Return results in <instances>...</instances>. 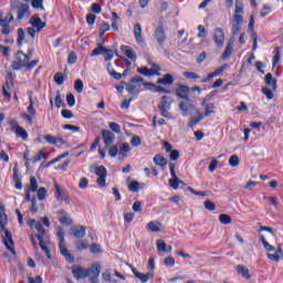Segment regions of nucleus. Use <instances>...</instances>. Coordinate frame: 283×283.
Listing matches in <instances>:
<instances>
[{
	"label": "nucleus",
	"instance_id": "14",
	"mask_svg": "<svg viewBox=\"0 0 283 283\" xmlns=\"http://www.w3.org/2000/svg\"><path fill=\"white\" fill-rule=\"evenodd\" d=\"M32 28H36V32H41L45 28V22L40 19L39 14H33L29 21Z\"/></svg>",
	"mask_w": 283,
	"mask_h": 283
},
{
	"label": "nucleus",
	"instance_id": "42",
	"mask_svg": "<svg viewBox=\"0 0 283 283\" xmlns=\"http://www.w3.org/2000/svg\"><path fill=\"white\" fill-rule=\"evenodd\" d=\"M30 105L27 108L29 116H36V109H34V101L32 96H29Z\"/></svg>",
	"mask_w": 283,
	"mask_h": 283
},
{
	"label": "nucleus",
	"instance_id": "51",
	"mask_svg": "<svg viewBox=\"0 0 283 283\" xmlns=\"http://www.w3.org/2000/svg\"><path fill=\"white\" fill-rule=\"evenodd\" d=\"M30 189H31V191H38V189H39V184L36 182V177H34V176H32L31 178H30Z\"/></svg>",
	"mask_w": 283,
	"mask_h": 283
},
{
	"label": "nucleus",
	"instance_id": "60",
	"mask_svg": "<svg viewBox=\"0 0 283 283\" xmlns=\"http://www.w3.org/2000/svg\"><path fill=\"white\" fill-rule=\"evenodd\" d=\"M77 60H78V56L76 55V53L71 52V53L69 54L67 63H69L70 65H74V63H76Z\"/></svg>",
	"mask_w": 283,
	"mask_h": 283
},
{
	"label": "nucleus",
	"instance_id": "25",
	"mask_svg": "<svg viewBox=\"0 0 283 283\" xmlns=\"http://www.w3.org/2000/svg\"><path fill=\"white\" fill-rule=\"evenodd\" d=\"M15 59L24 67L28 65V63H30V56H27L25 53H23V51H18Z\"/></svg>",
	"mask_w": 283,
	"mask_h": 283
},
{
	"label": "nucleus",
	"instance_id": "11",
	"mask_svg": "<svg viewBox=\"0 0 283 283\" xmlns=\"http://www.w3.org/2000/svg\"><path fill=\"white\" fill-rule=\"evenodd\" d=\"M179 109L182 116H189V112H196L198 108H196V105L191 102H180Z\"/></svg>",
	"mask_w": 283,
	"mask_h": 283
},
{
	"label": "nucleus",
	"instance_id": "22",
	"mask_svg": "<svg viewBox=\"0 0 283 283\" xmlns=\"http://www.w3.org/2000/svg\"><path fill=\"white\" fill-rule=\"evenodd\" d=\"M44 140L49 143V145H65V139L63 137H55L52 135H44Z\"/></svg>",
	"mask_w": 283,
	"mask_h": 283
},
{
	"label": "nucleus",
	"instance_id": "41",
	"mask_svg": "<svg viewBox=\"0 0 283 283\" xmlns=\"http://www.w3.org/2000/svg\"><path fill=\"white\" fill-rule=\"evenodd\" d=\"M14 133L17 136H20V138H22L23 140H28V132L23 129V127L18 126Z\"/></svg>",
	"mask_w": 283,
	"mask_h": 283
},
{
	"label": "nucleus",
	"instance_id": "21",
	"mask_svg": "<svg viewBox=\"0 0 283 283\" xmlns=\"http://www.w3.org/2000/svg\"><path fill=\"white\" fill-rule=\"evenodd\" d=\"M195 113L197 114V116L190 117L188 122V127L190 128L196 127V125H198V123H200V120L205 118V115L200 112V109H196Z\"/></svg>",
	"mask_w": 283,
	"mask_h": 283
},
{
	"label": "nucleus",
	"instance_id": "2",
	"mask_svg": "<svg viewBox=\"0 0 283 283\" xmlns=\"http://www.w3.org/2000/svg\"><path fill=\"white\" fill-rule=\"evenodd\" d=\"M6 224H8V214H6V206L0 202V228L1 231H4L3 243L8 251H11L14 255V253H17L14 251V241L12 240V233L6 229Z\"/></svg>",
	"mask_w": 283,
	"mask_h": 283
},
{
	"label": "nucleus",
	"instance_id": "43",
	"mask_svg": "<svg viewBox=\"0 0 283 283\" xmlns=\"http://www.w3.org/2000/svg\"><path fill=\"white\" fill-rule=\"evenodd\" d=\"M10 87H12V84H10V82L6 81L3 86H2V94L3 96H6L7 98H11L12 96L10 95V92H8L10 90Z\"/></svg>",
	"mask_w": 283,
	"mask_h": 283
},
{
	"label": "nucleus",
	"instance_id": "56",
	"mask_svg": "<svg viewBox=\"0 0 283 283\" xmlns=\"http://www.w3.org/2000/svg\"><path fill=\"white\" fill-rule=\"evenodd\" d=\"M227 67H229V64H223V65L219 66L218 69H216L212 72V75L220 76V74H222V72H224V70H227Z\"/></svg>",
	"mask_w": 283,
	"mask_h": 283
},
{
	"label": "nucleus",
	"instance_id": "52",
	"mask_svg": "<svg viewBox=\"0 0 283 283\" xmlns=\"http://www.w3.org/2000/svg\"><path fill=\"white\" fill-rule=\"evenodd\" d=\"M66 103L69 107H74V105H76V98L72 93L66 95Z\"/></svg>",
	"mask_w": 283,
	"mask_h": 283
},
{
	"label": "nucleus",
	"instance_id": "15",
	"mask_svg": "<svg viewBox=\"0 0 283 283\" xmlns=\"http://www.w3.org/2000/svg\"><path fill=\"white\" fill-rule=\"evenodd\" d=\"M102 137L104 140V145L106 147H109V145H113L114 142L116 140V135H114L111 130H107V129L102 130Z\"/></svg>",
	"mask_w": 283,
	"mask_h": 283
},
{
	"label": "nucleus",
	"instance_id": "4",
	"mask_svg": "<svg viewBox=\"0 0 283 283\" xmlns=\"http://www.w3.org/2000/svg\"><path fill=\"white\" fill-rule=\"evenodd\" d=\"M12 21H14V15H12V13H8L3 17V12H0V28H2L1 33L4 36L12 34L14 31V27L10 25Z\"/></svg>",
	"mask_w": 283,
	"mask_h": 283
},
{
	"label": "nucleus",
	"instance_id": "3",
	"mask_svg": "<svg viewBox=\"0 0 283 283\" xmlns=\"http://www.w3.org/2000/svg\"><path fill=\"white\" fill-rule=\"evenodd\" d=\"M65 232L63 231V228H59L56 232V238L59 240V247H60V253L65 258L66 261H69L70 264H74V256L70 253V250H67V245L65 244Z\"/></svg>",
	"mask_w": 283,
	"mask_h": 283
},
{
	"label": "nucleus",
	"instance_id": "61",
	"mask_svg": "<svg viewBox=\"0 0 283 283\" xmlns=\"http://www.w3.org/2000/svg\"><path fill=\"white\" fill-rule=\"evenodd\" d=\"M109 129H112V132L115 134H120V125L115 122L109 123Z\"/></svg>",
	"mask_w": 283,
	"mask_h": 283
},
{
	"label": "nucleus",
	"instance_id": "33",
	"mask_svg": "<svg viewBox=\"0 0 283 283\" xmlns=\"http://www.w3.org/2000/svg\"><path fill=\"white\" fill-rule=\"evenodd\" d=\"M106 52H112V50L105 49L103 43H98L97 48L92 51L91 56H98V54H105Z\"/></svg>",
	"mask_w": 283,
	"mask_h": 283
},
{
	"label": "nucleus",
	"instance_id": "7",
	"mask_svg": "<svg viewBox=\"0 0 283 283\" xmlns=\"http://www.w3.org/2000/svg\"><path fill=\"white\" fill-rule=\"evenodd\" d=\"M145 78L140 76L133 77L128 83H126V91L129 94H140V87H143Z\"/></svg>",
	"mask_w": 283,
	"mask_h": 283
},
{
	"label": "nucleus",
	"instance_id": "57",
	"mask_svg": "<svg viewBox=\"0 0 283 283\" xmlns=\"http://www.w3.org/2000/svg\"><path fill=\"white\" fill-rule=\"evenodd\" d=\"M168 182L172 189H178L180 186V178H171Z\"/></svg>",
	"mask_w": 283,
	"mask_h": 283
},
{
	"label": "nucleus",
	"instance_id": "49",
	"mask_svg": "<svg viewBox=\"0 0 283 283\" xmlns=\"http://www.w3.org/2000/svg\"><path fill=\"white\" fill-rule=\"evenodd\" d=\"M130 145L133 147H140V145H143V139L140 138V136H134L130 140Z\"/></svg>",
	"mask_w": 283,
	"mask_h": 283
},
{
	"label": "nucleus",
	"instance_id": "64",
	"mask_svg": "<svg viewBox=\"0 0 283 283\" xmlns=\"http://www.w3.org/2000/svg\"><path fill=\"white\" fill-rule=\"evenodd\" d=\"M262 92L269 101H271V98H273V91H271V88H269L268 86H264L262 88Z\"/></svg>",
	"mask_w": 283,
	"mask_h": 283
},
{
	"label": "nucleus",
	"instance_id": "18",
	"mask_svg": "<svg viewBox=\"0 0 283 283\" xmlns=\"http://www.w3.org/2000/svg\"><path fill=\"white\" fill-rule=\"evenodd\" d=\"M59 222L61 224H65L66 227H70L74 221L72 220V218H70V214H67V211L65 210H60L59 212Z\"/></svg>",
	"mask_w": 283,
	"mask_h": 283
},
{
	"label": "nucleus",
	"instance_id": "59",
	"mask_svg": "<svg viewBox=\"0 0 283 283\" xmlns=\"http://www.w3.org/2000/svg\"><path fill=\"white\" fill-rule=\"evenodd\" d=\"M48 196V190L44 187L39 188L38 199L43 200Z\"/></svg>",
	"mask_w": 283,
	"mask_h": 283
},
{
	"label": "nucleus",
	"instance_id": "10",
	"mask_svg": "<svg viewBox=\"0 0 283 283\" xmlns=\"http://www.w3.org/2000/svg\"><path fill=\"white\" fill-rule=\"evenodd\" d=\"M86 231H87V228L84 226H72L71 227V235H73L74 238H77V240L85 238Z\"/></svg>",
	"mask_w": 283,
	"mask_h": 283
},
{
	"label": "nucleus",
	"instance_id": "12",
	"mask_svg": "<svg viewBox=\"0 0 283 283\" xmlns=\"http://www.w3.org/2000/svg\"><path fill=\"white\" fill-rule=\"evenodd\" d=\"M242 21H244V18L240 14H234L232 19V34L233 36L240 34V25H242Z\"/></svg>",
	"mask_w": 283,
	"mask_h": 283
},
{
	"label": "nucleus",
	"instance_id": "38",
	"mask_svg": "<svg viewBox=\"0 0 283 283\" xmlns=\"http://www.w3.org/2000/svg\"><path fill=\"white\" fill-rule=\"evenodd\" d=\"M142 283H147L149 282V280L154 279V273H146V274H143L139 272V274H137L136 276Z\"/></svg>",
	"mask_w": 283,
	"mask_h": 283
},
{
	"label": "nucleus",
	"instance_id": "17",
	"mask_svg": "<svg viewBox=\"0 0 283 283\" xmlns=\"http://www.w3.org/2000/svg\"><path fill=\"white\" fill-rule=\"evenodd\" d=\"M39 238V244L41 250L45 253L46 258L49 260H52V254L50 253V248H48V244H50V239H43V237Z\"/></svg>",
	"mask_w": 283,
	"mask_h": 283
},
{
	"label": "nucleus",
	"instance_id": "37",
	"mask_svg": "<svg viewBox=\"0 0 283 283\" xmlns=\"http://www.w3.org/2000/svg\"><path fill=\"white\" fill-rule=\"evenodd\" d=\"M122 52H124L125 56H127V59L134 60L136 59V55L134 53V51L132 50V48L123 45L120 48Z\"/></svg>",
	"mask_w": 283,
	"mask_h": 283
},
{
	"label": "nucleus",
	"instance_id": "20",
	"mask_svg": "<svg viewBox=\"0 0 283 283\" xmlns=\"http://www.w3.org/2000/svg\"><path fill=\"white\" fill-rule=\"evenodd\" d=\"M134 35H135V41L139 45H145V40H143V28L138 23L135 24L134 27Z\"/></svg>",
	"mask_w": 283,
	"mask_h": 283
},
{
	"label": "nucleus",
	"instance_id": "55",
	"mask_svg": "<svg viewBox=\"0 0 283 283\" xmlns=\"http://www.w3.org/2000/svg\"><path fill=\"white\" fill-rule=\"evenodd\" d=\"M64 81L63 73L59 72L54 75V82L56 85H63Z\"/></svg>",
	"mask_w": 283,
	"mask_h": 283
},
{
	"label": "nucleus",
	"instance_id": "46",
	"mask_svg": "<svg viewBox=\"0 0 283 283\" xmlns=\"http://www.w3.org/2000/svg\"><path fill=\"white\" fill-rule=\"evenodd\" d=\"M31 6L34 10H45V7H43V0H32Z\"/></svg>",
	"mask_w": 283,
	"mask_h": 283
},
{
	"label": "nucleus",
	"instance_id": "13",
	"mask_svg": "<svg viewBox=\"0 0 283 283\" xmlns=\"http://www.w3.org/2000/svg\"><path fill=\"white\" fill-rule=\"evenodd\" d=\"M213 41L218 48H222L224 45V31L222 29H214Z\"/></svg>",
	"mask_w": 283,
	"mask_h": 283
},
{
	"label": "nucleus",
	"instance_id": "45",
	"mask_svg": "<svg viewBox=\"0 0 283 283\" xmlns=\"http://www.w3.org/2000/svg\"><path fill=\"white\" fill-rule=\"evenodd\" d=\"M45 148L38 151V154L33 157V163H40V160L45 159Z\"/></svg>",
	"mask_w": 283,
	"mask_h": 283
},
{
	"label": "nucleus",
	"instance_id": "6",
	"mask_svg": "<svg viewBox=\"0 0 283 283\" xmlns=\"http://www.w3.org/2000/svg\"><path fill=\"white\" fill-rule=\"evenodd\" d=\"M171 103H174V99H171V97L167 95H164L161 97V101L158 104L157 108L159 109V113L161 114V116H164V118H171V112H169V109H171Z\"/></svg>",
	"mask_w": 283,
	"mask_h": 283
},
{
	"label": "nucleus",
	"instance_id": "40",
	"mask_svg": "<svg viewBox=\"0 0 283 283\" xmlns=\"http://www.w3.org/2000/svg\"><path fill=\"white\" fill-rule=\"evenodd\" d=\"M23 41H25V31H23V29L20 28L18 29V40H17V44L19 48L23 45Z\"/></svg>",
	"mask_w": 283,
	"mask_h": 283
},
{
	"label": "nucleus",
	"instance_id": "23",
	"mask_svg": "<svg viewBox=\"0 0 283 283\" xmlns=\"http://www.w3.org/2000/svg\"><path fill=\"white\" fill-rule=\"evenodd\" d=\"M155 39L157 40V43L159 45H165V41H167V35L165 34V30L163 29V27H159L155 31Z\"/></svg>",
	"mask_w": 283,
	"mask_h": 283
},
{
	"label": "nucleus",
	"instance_id": "26",
	"mask_svg": "<svg viewBox=\"0 0 283 283\" xmlns=\"http://www.w3.org/2000/svg\"><path fill=\"white\" fill-rule=\"evenodd\" d=\"M265 85L272 87L273 91L277 90V80L273 78V74L268 73L265 75Z\"/></svg>",
	"mask_w": 283,
	"mask_h": 283
},
{
	"label": "nucleus",
	"instance_id": "8",
	"mask_svg": "<svg viewBox=\"0 0 283 283\" xmlns=\"http://www.w3.org/2000/svg\"><path fill=\"white\" fill-rule=\"evenodd\" d=\"M154 69H148L147 66L137 67V72L139 74H143V76H160V66H158L156 63H153Z\"/></svg>",
	"mask_w": 283,
	"mask_h": 283
},
{
	"label": "nucleus",
	"instance_id": "53",
	"mask_svg": "<svg viewBox=\"0 0 283 283\" xmlns=\"http://www.w3.org/2000/svg\"><path fill=\"white\" fill-rule=\"evenodd\" d=\"M164 264L165 266H176V260L174 259V256H167L166 259H164Z\"/></svg>",
	"mask_w": 283,
	"mask_h": 283
},
{
	"label": "nucleus",
	"instance_id": "27",
	"mask_svg": "<svg viewBox=\"0 0 283 283\" xmlns=\"http://www.w3.org/2000/svg\"><path fill=\"white\" fill-rule=\"evenodd\" d=\"M231 54H233V39H230L224 52L222 53V59L223 61H227V59H229V56H231Z\"/></svg>",
	"mask_w": 283,
	"mask_h": 283
},
{
	"label": "nucleus",
	"instance_id": "31",
	"mask_svg": "<svg viewBox=\"0 0 283 283\" xmlns=\"http://www.w3.org/2000/svg\"><path fill=\"white\" fill-rule=\"evenodd\" d=\"M158 85H174V75L166 74L163 78L157 80Z\"/></svg>",
	"mask_w": 283,
	"mask_h": 283
},
{
	"label": "nucleus",
	"instance_id": "16",
	"mask_svg": "<svg viewBox=\"0 0 283 283\" xmlns=\"http://www.w3.org/2000/svg\"><path fill=\"white\" fill-rule=\"evenodd\" d=\"M30 18V6L25 3H21L18 7V21H21V19H28Z\"/></svg>",
	"mask_w": 283,
	"mask_h": 283
},
{
	"label": "nucleus",
	"instance_id": "32",
	"mask_svg": "<svg viewBox=\"0 0 283 283\" xmlns=\"http://www.w3.org/2000/svg\"><path fill=\"white\" fill-rule=\"evenodd\" d=\"M201 105L202 107H206L203 117L209 116L210 114H213V109H216V105L213 103L207 104V99H203L201 102Z\"/></svg>",
	"mask_w": 283,
	"mask_h": 283
},
{
	"label": "nucleus",
	"instance_id": "50",
	"mask_svg": "<svg viewBox=\"0 0 283 283\" xmlns=\"http://www.w3.org/2000/svg\"><path fill=\"white\" fill-rule=\"evenodd\" d=\"M229 165L230 167H238V165H240V158L238 157V155H233L230 157Z\"/></svg>",
	"mask_w": 283,
	"mask_h": 283
},
{
	"label": "nucleus",
	"instance_id": "19",
	"mask_svg": "<svg viewBox=\"0 0 283 283\" xmlns=\"http://www.w3.org/2000/svg\"><path fill=\"white\" fill-rule=\"evenodd\" d=\"M55 198L57 200H63L64 202H66V205H70V197L65 195V192L63 191V189H61V186H59V184H55Z\"/></svg>",
	"mask_w": 283,
	"mask_h": 283
},
{
	"label": "nucleus",
	"instance_id": "54",
	"mask_svg": "<svg viewBox=\"0 0 283 283\" xmlns=\"http://www.w3.org/2000/svg\"><path fill=\"white\" fill-rule=\"evenodd\" d=\"M55 106L56 107H65V104L63 103V98L61 97V92H56V96H55Z\"/></svg>",
	"mask_w": 283,
	"mask_h": 283
},
{
	"label": "nucleus",
	"instance_id": "39",
	"mask_svg": "<svg viewBox=\"0 0 283 283\" xmlns=\"http://www.w3.org/2000/svg\"><path fill=\"white\" fill-rule=\"evenodd\" d=\"M156 245H157V251H159V253H167V243L165 241H163L161 239H158L156 241Z\"/></svg>",
	"mask_w": 283,
	"mask_h": 283
},
{
	"label": "nucleus",
	"instance_id": "58",
	"mask_svg": "<svg viewBox=\"0 0 283 283\" xmlns=\"http://www.w3.org/2000/svg\"><path fill=\"white\" fill-rule=\"evenodd\" d=\"M184 76L186 78H189V80H192V81H196L197 78H200V75H198L196 72H185Z\"/></svg>",
	"mask_w": 283,
	"mask_h": 283
},
{
	"label": "nucleus",
	"instance_id": "47",
	"mask_svg": "<svg viewBox=\"0 0 283 283\" xmlns=\"http://www.w3.org/2000/svg\"><path fill=\"white\" fill-rule=\"evenodd\" d=\"M189 92H191V88L189 86L180 84L176 91V95L189 94Z\"/></svg>",
	"mask_w": 283,
	"mask_h": 283
},
{
	"label": "nucleus",
	"instance_id": "30",
	"mask_svg": "<svg viewBox=\"0 0 283 283\" xmlns=\"http://www.w3.org/2000/svg\"><path fill=\"white\" fill-rule=\"evenodd\" d=\"M145 188V184H142L134 180L128 185V190L132 191L133 193H138V191H140V189Z\"/></svg>",
	"mask_w": 283,
	"mask_h": 283
},
{
	"label": "nucleus",
	"instance_id": "63",
	"mask_svg": "<svg viewBox=\"0 0 283 283\" xmlns=\"http://www.w3.org/2000/svg\"><path fill=\"white\" fill-rule=\"evenodd\" d=\"M74 88H75V92H77V94H81V92H83V81L76 80Z\"/></svg>",
	"mask_w": 283,
	"mask_h": 283
},
{
	"label": "nucleus",
	"instance_id": "29",
	"mask_svg": "<svg viewBox=\"0 0 283 283\" xmlns=\"http://www.w3.org/2000/svg\"><path fill=\"white\" fill-rule=\"evenodd\" d=\"M160 227H163V223L159 221H150L147 224V230L151 231L153 233H160Z\"/></svg>",
	"mask_w": 283,
	"mask_h": 283
},
{
	"label": "nucleus",
	"instance_id": "48",
	"mask_svg": "<svg viewBox=\"0 0 283 283\" xmlns=\"http://www.w3.org/2000/svg\"><path fill=\"white\" fill-rule=\"evenodd\" d=\"M219 222H221V224H231V222H232L231 216H229V214H220L219 216Z\"/></svg>",
	"mask_w": 283,
	"mask_h": 283
},
{
	"label": "nucleus",
	"instance_id": "28",
	"mask_svg": "<svg viewBox=\"0 0 283 283\" xmlns=\"http://www.w3.org/2000/svg\"><path fill=\"white\" fill-rule=\"evenodd\" d=\"M237 273L239 275H242L244 280L251 279V273L249 272V268H247L245 265H237Z\"/></svg>",
	"mask_w": 283,
	"mask_h": 283
},
{
	"label": "nucleus",
	"instance_id": "24",
	"mask_svg": "<svg viewBox=\"0 0 283 283\" xmlns=\"http://www.w3.org/2000/svg\"><path fill=\"white\" fill-rule=\"evenodd\" d=\"M142 85H144V87H147L149 90V87H154L155 92H163L164 94H171V91H167V88L163 87V86H157L154 83L150 82H144L142 83Z\"/></svg>",
	"mask_w": 283,
	"mask_h": 283
},
{
	"label": "nucleus",
	"instance_id": "5",
	"mask_svg": "<svg viewBox=\"0 0 283 283\" xmlns=\"http://www.w3.org/2000/svg\"><path fill=\"white\" fill-rule=\"evenodd\" d=\"M129 150L130 148L127 143L115 144L109 147L108 156H111V158H116L119 155L122 158H127V154H129Z\"/></svg>",
	"mask_w": 283,
	"mask_h": 283
},
{
	"label": "nucleus",
	"instance_id": "44",
	"mask_svg": "<svg viewBox=\"0 0 283 283\" xmlns=\"http://www.w3.org/2000/svg\"><path fill=\"white\" fill-rule=\"evenodd\" d=\"M234 12V14H242V12H244V3L242 2V0H235Z\"/></svg>",
	"mask_w": 283,
	"mask_h": 283
},
{
	"label": "nucleus",
	"instance_id": "1",
	"mask_svg": "<svg viewBox=\"0 0 283 283\" xmlns=\"http://www.w3.org/2000/svg\"><path fill=\"white\" fill-rule=\"evenodd\" d=\"M72 273L75 280H85V277H88L91 283H98V276L101 275V265L95 263L88 269H84L81 265H73Z\"/></svg>",
	"mask_w": 283,
	"mask_h": 283
},
{
	"label": "nucleus",
	"instance_id": "35",
	"mask_svg": "<svg viewBox=\"0 0 283 283\" xmlns=\"http://www.w3.org/2000/svg\"><path fill=\"white\" fill-rule=\"evenodd\" d=\"M154 163L158 165V167H167V159L160 154L154 157Z\"/></svg>",
	"mask_w": 283,
	"mask_h": 283
},
{
	"label": "nucleus",
	"instance_id": "34",
	"mask_svg": "<svg viewBox=\"0 0 283 283\" xmlns=\"http://www.w3.org/2000/svg\"><path fill=\"white\" fill-rule=\"evenodd\" d=\"M35 229L39 232V234L35 235V238L39 240V237H42V240L48 239V234L45 233V228H43V224L41 222H38L35 224Z\"/></svg>",
	"mask_w": 283,
	"mask_h": 283
},
{
	"label": "nucleus",
	"instance_id": "9",
	"mask_svg": "<svg viewBox=\"0 0 283 283\" xmlns=\"http://www.w3.org/2000/svg\"><path fill=\"white\" fill-rule=\"evenodd\" d=\"M95 174L98 176L96 182L98 187H105L107 178V168L105 166H98L95 168Z\"/></svg>",
	"mask_w": 283,
	"mask_h": 283
},
{
	"label": "nucleus",
	"instance_id": "62",
	"mask_svg": "<svg viewBox=\"0 0 283 283\" xmlns=\"http://www.w3.org/2000/svg\"><path fill=\"white\" fill-rule=\"evenodd\" d=\"M203 205L208 211H216V203H213L211 200H206Z\"/></svg>",
	"mask_w": 283,
	"mask_h": 283
},
{
	"label": "nucleus",
	"instance_id": "36",
	"mask_svg": "<svg viewBox=\"0 0 283 283\" xmlns=\"http://www.w3.org/2000/svg\"><path fill=\"white\" fill-rule=\"evenodd\" d=\"M13 182L15 184V189H22L21 177H19V170L17 167L13 168Z\"/></svg>",
	"mask_w": 283,
	"mask_h": 283
}]
</instances>
